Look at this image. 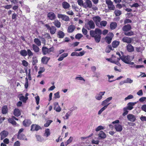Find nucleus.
Listing matches in <instances>:
<instances>
[{
	"label": "nucleus",
	"mask_w": 146,
	"mask_h": 146,
	"mask_svg": "<svg viewBox=\"0 0 146 146\" xmlns=\"http://www.w3.org/2000/svg\"><path fill=\"white\" fill-rule=\"evenodd\" d=\"M102 34L101 30L98 28L96 29L95 30H91L90 32V36L94 38L95 42L97 43L99 42L100 41Z\"/></svg>",
	"instance_id": "nucleus-1"
},
{
	"label": "nucleus",
	"mask_w": 146,
	"mask_h": 146,
	"mask_svg": "<svg viewBox=\"0 0 146 146\" xmlns=\"http://www.w3.org/2000/svg\"><path fill=\"white\" fill-rule=\"evenodd\" d=\"M54 50V48L53 47L48 48L46 46H43L42 48V52L44 55L50 54L51 52H53Z\"/></svg>",
	"instance_id": "nucleus-2"
},
{
	"label": "nucleus",
	"mask_w": 146,
	"mask_h": 146,
	"mask_svg": "<svg viewBox=\"0 0 146 146\" xmlns=\"http://www.w3.org/2000/svg\"><path fill=\"white\" fill-rule=\"evenodd\" d=\"M85 27L88 30L93 29L95 28V25L93 21L90 20L85 24Z\"/></svg>",
	"instance_id": "nucleus-3"
},
{
	"label": "nucleus",
	"mask_w": 146,
	"mask_h": 146,
	"mask_svg": "<svg viewBox=\"0 0 146 146\" xmlns=\"http://www.w3.org/2000/svg\"><path fill=\"white\" fill-rule=\"evenodd\" d=\"M132 56L129 55L125 56L122 55L121 57H120L121 60L124 63L127 64L128 63L129 61H130L131 58L132 57Z\"/></svg>",
	"instance_id": "nucleus-4"
},
{
	"label": "nucleus",
	"mask_w": 146,
	"mask_h": 146,
	"mask_svg": "<svg viewBox=\"0 0 146 146\" xmlns=\"http://www.w3.org/2000/svg\"><path fill=\"white\" fill-rule=\"evenodd\" d=\"M106 2L108 5V7L109 10H114L115 9V7L113 5V3L110 0H106Z\"/></svg>",
	"instance_id": "nucleus-5"
},
{
	"label": "nucleus",
	"mask_w": 146,
	"mask_h": 146,
	"mask_svg": "<svg viewBox=\"0 0 146 146\" xmlns=\"http://www.w3.org/2000/svg\"><path fill=\"white\" fill-rule=\"evenodd\" d=\"M45 26L47 28V29L49 30L50 33L51 34L53 35L55 33L56 29L54 26H52L50 27L48 24L45 25Z\"/></svg>",
	"instance_id": "nucleus-6"
},
{
	"label": "nucleus",
	"mask_w": 146,
	"mask_h": 146,
	"mask_svg": "<svg viewBox=\"0 0 146 146\" xmlns=\"http://www.w3.org/2000/svg\"><path fill=\"white\" fill-rule=\"evenodd\" d=\"M113 36V34L112 33H109L108 35L105 38L106 42L108 44L110 43Z\"/></svg>",
	"instance_id": "nucleus-7"
},
{
	"label": "nucleus",
	"mask_w": 146,
	"mask_h": 146,
	"mask_svg": "<svg viewBox=\"0 0 146 146\" xmlns=\"http://www.w3.org/2000/svg\"><path fill=\"white\" fill-rule=\"evenodd\" d=\"M92 3L90 0H86L84 3V7L85 8H91L92 7Z\"/></svg>",
	"instance_id": "nucleus-8"
},
{
	"label": "nucleus",
	"mask_w": 146,
	"mask_h": 146,
	"mask_svg": "<svg viewBox=\"0 0 146 146\" xmlns=\"http://www.w3.org/2000/svg\"><path fill=\"white\" fill-rule=\"evenodd\" d=\"M9 134L8 132L5 130H3L0 133V139L3 140L6 138Z\"/></svg>",
	"instance_id": "nucleus-9"
},
{
	"label": "nucleus",
	"mask_w": 146,
	"mask_h": 146,
	"mask_svg": "<svg viewBox=\"0 0 146 146\" xmlns=\"http://www.w3.org/2000/svg\"><path fill=\"white\" fill-rule=\"evenodd\" d=\"M57 17L59 18H61L62 20L66 21H68L70 19L69 17L65 15L58 14Z\"/></svg>",
	"instance_id": "nucleus-10"
},
{
	"label": "nucleus",
	"mask_w": 146,
	"mask_h": 146,
	"mask_svg": "<svg viewBox=\"0 0 146 146\" xmlns=\"http://www.w3.org/2000/svg\"><path fill=\"white\" fill-rule=\"evenodd\" d=\"M105 93V91L100 92L99 93L96 94L95 97V98L97 100H100L102 99L103 98L102 96L104 95Z\"/></svg>",
	"instance_id": "nucleus-11"
},
{
	"label": "nucleus",
	"mask_w": 146,
	"mask_h": 146,
	"mask_svg": "<svg viewBox=\"0 0 146 146\" xmlns=\"http://www.w3.org/2000/svg\"><path fill=\"white\" fill-rule=\"evenodd\" d=\"M92 19L94 22H95L96 25L98 26L100 25V22L101 20L100 17L99 16H95L92 18Z\"/></svg>",
	"instance_id": "nucleus-12"
},
{
	"label": "nucleus",
	"mask_w": 146,
	"mask_h": 146,
	"mask_svg": "<svg viewBox=\"0 0 146 146\" xmlns=\"http://www.w3.org/2000/svg\"><path fill=\"white\" fill-rule=\"evenodd\" d=\"M122 40L124 42L129 44L132 42V39L130 37L125 36L123 38Z\"/></svg>",
	"instance_id": "nucleus-13"
},
{
	"label": "nucleus",
	"mask_w": 146,
	"mask_h": 146,
	"mask_svg": "<svg viewBox=\"0 0 146 146\" xmlns=\"http://www.w3.org/2000/svg\"><path fill=\"white\" fill-rule=\"evenodd\" d=\"M127 117L128 119L132 122H134L136 120L135 116L133 114H129L127 116Z\"/></svg>",
	"instance_id": "nucleus-14"
},
{
	"label": "nucleus",
	"mask_w": 146,
	"mask_h": 146,
	"mask_svg": "<svg viewBox=\"0 0 146 146\" xmlns=\"http://www.w3.org/2000/svg\"><path fill=\"white\" fill-rule=\"evenodd\" d=\"M137 103L136 102H130L127 104V106L126 107L127 108L128 110H131L133 108V106H134Z\"/></svg>",
	"instance_id": "nucleus-15"
},
{
	"label": "nucleus",
	"mask_w": 146,
	"mask_h": 146,
	"mask_svg": "<svg viewBox=\"0 0 146 146\" xmlns=\"http://www.w3.org/2000/svg\"><path fill=\"white\" fill-rule=\"evenodd\" d=\"M98 139H104L106 137V134L102 131H100L98 134Z\"/></svg>",
	"instance_id": "nucleus-16"
},
{
	"label": "nucleus",
	"mask_w": 146,
	"mask_h": 146,
	"mask_svg": "<svg viewBox=\"0 0 146 146\" xmlns=\"http://www.w3.org/2000/svg\"><path fill=\"white\" fill-rule=\"evenodd\" d=\"M116 131L120 132L123 129L122 126L121 125L118 124H117L114 125Z\"/></svg>",
	"instance_id": "nucleus-17"
},
{
	"label": "nucleus",
	"mask_w": 146,
	"mask_h": 146,
	"mask_svg": "<svg viewBox=\"0 0 146 146\" xmlns=\"http://www.w3.org/2000/svg\"><path fill=\"white\" fill-rule=\"evenodd\" d=\"M131 29V26L129 24H127L125 25L123 27L122 30L125 32H126L130 31Z\"/></svg>",
	"instance_id": "nucleus-18"
},
{
	"label": "nucleus",
	"mask_w": 146,
	"mask_h": 146,
	"mask_svg": "<svg viewBox=\"0 0 146 146\" xmlns=\"http://www.w3.org/2000/svg\"><path fill=\"white\" fill-rule=\"evenodd\" d=\"M40 129V127L37 125L33 124L31 126V130L32 131H38Z\"/></svg>",
	"instance_id": "nucleus-19"
},
{
	"label": "nucleus",
	"mask_w": 146,
	"mask_h": 146,
	"mask_svg": "<svg viewBox=\"0 0 146 146\" xmlns=\"http://www.w3.org/2000/svg\"><path fill=\"white\" fill-rule=\"evenodd\" d=\"M76 108H75L73 109L72 110H70L66 114L64 117H63V118L64 119H68L69 118V116H70L73 110H74L76 109Z\"/></svg>",
	"instance_id": "nucleus-20"
},
{
	"label": "nucleus",
	"mask_w": 146,
	"mask_h": 146,
	"mask_svg": "<svg viewBox=\"0 0 146 146\" xmlns=\"http://www.w3.org/2000/svg\"><path fill=\"white\" fill-rule=\"evenodd\" d=\"M48 17L50 19L52 20L55 19L56 16L53 12H50L48 14Z\"/></svg>",
	"instance_id": "nucleus-21"
},
{
	"label": "nucleus",
	"mask_w": 146,
	"mask_h": 146,
	"mask_svg": "<svg viewBox=\"0 0 146 146\" xmlns=\"http://www.w3.org/2000/svg\"><path fill=\"white\" fill-rule=\"evenodd\" d=\"M50 59V58L45 56L42 58V62L44 64H46Z\"/></svg>",
	"instance_id": "nucleus-22"
},
{
	"label": "nucleus",
	"mask_w": 146,
	"mask_h": 146,
	"mask_svg": "<svg viewBox=\"0 0 146 146\" xmlns=\"http://www.w3.org/2000/svg\"><path fill=\"white\" fill-rule=\"evenodd\" d=\"M17 138L20 140H23L27 141V139L26 138L25 135L22 133L19 134L17 136Z\"/></svg>",
	"instance_id": "nucleus-23"
},
{
	"label": "nucleus",
	"mask_w": 146,
	"mask_h": 146,
	"mask_svg": "<svg viewBox=\"0 0 146 146\" xmlns=\"http://www.w3.org/2000/svg\"><path fill=\"white\" fill-rule=\"evenodd\" d=\"M127 50L129 52H131L134 51V48L131 44H128L126 47Z\"/></svg>",
	"instance_id": "nucleus-24"
},
{
	"label": "nucleus",
	"mask_w": 146,
	"mask_h": 146,
	"mask_svg": "<svg viewBox=\"0 0 146 146\" xmlns=\"http://www.w3.org/2000/svg\"><path fill=\"white\" fill-rule=\"evenodd\" d=\"M31 123V122L30 120H25L23 122V125L26 127L29 126Z\"/></svg>",
	"instance_id": "nucleus-25"
},
{
	"label": "nucleus",
	"mask_w": 146,
	"mask_h": 146,
	"mask_svg": "<svg viewBox=\"0 0 146 146\" xmlns=\"http://www.w3.org/2000/svg\"><path fill=\"white\" fill-rule=\"evenodd\" d=\"M13 114L15 116L18 117L20 115L21 113L19 109L16 108L14 110Z\"/></svg>",
	"instance_id": "nucleus-26"
},
{
	"label": "nucleus",
	"mask_w": 146,
	"mask_h": 146,
	"mask_svg": "<svg viewBox=\"0 0 146 146\" xmlns=\"http://www.w3.org/2000/svg\"><path fill=\"white\" fill-rule=\"evenodd\" d=\"M57 37L59 38H62L65 36L64 33L61 31H59L57 33Z\"/></svg>",
	"instance_id": "nucleus-27"
},
{
	"label": "nucleus",
	"mask_w": 146,
	"mask_h": 146,
	"mask_svg": "<svg viewBox=\"0 0 146 146\" xmlns=\"http://www.w3.org/2000/svg\"><path fill=\"white\" fill-rule=\"evenodd\" d=\"M32 46L33 50L35 52L37 53L39 52L40 49L38 46L34 44H33Z\"/></svg>",
	"instance_id": "nucleus-28"
},
{
	"label": "nucleus",
	"mask_w": 146,
	"mask_h": 146,
	"mask_svg": "<svg viewBox=\"0 0 146 146\" xmlns=\"http://www.w3.org/2000/svg\"><path fill=\"white\" fill-rule=\"evenodd\" d=\"M68 56V54L67 53H63L60 56L58 60V61H62L64 58Z\"/></svg>",
	"instance_id": "nucleus-29"
},
{
	"label": "nucleus",
	"mask_w": 146,
	"mask_h": 146,
	"mask_svg": "<svg viewBox=\"0 0 146 146\" xmlns=\"http://www.w3.org/2000/svg\"><path fill=\"white\" fill-rule=\"evenodd\" d=\"M75 29V27L73 25H70L68 27V32L69 33L72 32Z\"/></svg>",
	"instance_id": "nucleus-30"
},
{
	"label": "nucleus",
	"mask_w": 146,
	"mask_h": 146,
	"mask_svg": "<svg viewBox=\"0 0 146 146\" xmlns=\"http://www.w3.org/2000/svg\"><path fill=\"white\" fill-rule=\"evenodd\" d=\"M52 23L57 28H59L60 27L61 23L58 20H55Z\"/></svg>",
	"instance_id": "nucleus-31"
},
{
	"label": "nucleus",
	"mask_w": 146,
	"mask_h": 146,
	"mask_svg": "<svg viewBox=\"0 0 146 146\" xmlns=\"http://www.w3.org/2000/svg\"><path fill=\"white\" fill-rule=\"evenodd\" d=\"M117 25V23L115 22H111L110 25V29H114L116 27Z\"/></svg>",
	"instance_id": "nucleus-32"
},
{
	"label": "nucleus",
	"mask_w": 146,
	"mask_h": 146,
	"mask_svg": "<svg viewBox=\"0 0 146 146\" xmlns=\"http://www.w3.org/2000/svg\"><path fill=\"white\" fill-rule=\"evenodd\" d=\"M62 6L64 9H68L70 7V4L66 2H63L62 3Z\"/></svg>",
	"instance_id": "nucleus-33"
},
{
	"label": "nucleus",
	"mask_w": 146,
	"mask_h": 146,
	"mask_svg": "<svg viewBox=\"0 0 146 146\" xmlns=\"http://www.w3.org/2000/svg\"><path fill=\"white\" fill-rule=\"evenodd\" d=\"M34 42L38 46H40L41 45V42L40 40L37 38H35L34 40Z\"/></svg>",
	"instance_id": "nucleus-34"
},
{
	"label": "nucleus",
	"mask_w": 146,
	"mask_h": 146,
	"mask_svg": "<svg viewBox=\"0 0 146 146\" xmlns=\"http://www.w3.org/2000/svg\"><path fill=\"white\" fill-rule=\"evenodd\" d=\"M119 42L116 40L114 41L112 43V46L113 48L117 47L119 44Z\"/></svg>",
	"instance_id": "nucleus-35"
},
{
	"label": "nucleus",
	"mask_w": 146,
	"mask_h": 146,
	"mask_svg": "<svg viewBox=\"0 0 146 146\" xmlns=\"http://www.w3.org/2000/svg\"><path fill=\"white\" fill-rule=\"evenodd\" d=\"M8 111V109L7 106H3L2 109V112L3 114H5Z\"/></svg>",
	"instance_id": "nucleus-36"
},
{
	"label": "nucleus",
	"mask_w": 146,
	"mask_h": 146,
	"mask_svg": "<svg viewBox=\"0 0 146 146\" xmlns=\"http://www.w3.org/2000/svg\"><path fill=\"white\" fill-rule=\"evenodd\" d=\"M36 138L37 141L42 142L44 141V138L39 135H37L36 136Z\"/></svg>",
	"instance_id": "nucleus-37"
},
{
	"label": "nucleus",
	"mask_w": 146,
	"mask_h": 146,
	"mask_svg": "<svg viewBox=\"0 0 146 146\" xmlns=\"http://www.w3.org/2000/svg\"><path fill=\"white\" fill-rule=\"evenodd\" d=\"M50 132L49 129H46L45 130V133L44 134V136L47 137L50 135Z\"/></svg>",
	"instance_id": "nucleus-38"
},
{
	"label": "nucleus",
	"mask_w": 146,
	"mask_h": 146,
	"mask_svg": "<svg viewBox=\"0 0 146 146\" xmlns=\"http://www.w3.org/2000/svg\"><path fill=\"white\" fill-rule=\"evenodd\" d=\"M20 54L21 55L24 56H25L27 55V52L25 50H22L20 51Z\"/></svg>",
	"instance_id": "nucleus-39"
},
{
	"label": "nucleus",
	"mask_w": 146,
	"mask_h": 146,
	"mask_svg": "<svg viewBox=\"0 0 146 146\" xmlns=\"http://www.w3.org/2000/svg\"><path fill=\"white\" fill-rule=\"evenodd\" d=\"M28 97H25L23 96H22L19 98L20 100L24 102H26V101L28 100Z\"/></svg>",
	"instance_id": "nucleus-40"
},
{
	"label": "nucleus",
	"mask_w": 146,
	"mask_h": 146,
	"mask_svg": "<svg viewBox=\"0 0 146 146\" xmlns=\"http://www.w3.org/2000/svg\"><path fill=\"white\" fill-rule=\"evenodd\" d=\"M107 24V22L106 21H103L100 22V25L98 26L99 27H101L102 26L105 27Z\"/></svg>",
	"instance_id": "nucleus-41"
},
{
	"label": "nucleus",
	"mask_w": 146,
	"mask_h": 146,
	"mask_svg": "<svg viewBox=\"0 0 146 146\" xmlns=\"http://www.w3.org/2000/svg\"><path fill=\"white\" fill-rule=\"evenodd\" d=\"M73 139V137H70L69 139L65 143V145H67L69 144L72 141Z\"/></svg>",
	"instance_id": "nucleus-42"
},
{
	"label": "nucleus",
	"mask_w": 146,
	"mask_h": 146,
	"mask_svg": "<svg viewBox=\"0 0 146 146\" xmlns=\"http://www.w3.org/2000/svg\"><path fill=\"white\" fill-rule=\"evenodd\" d=\"M124 34L126 36H131L133 35L134 33L132 31H130L129 32H125L124 33Z\"/></svg>",
	"instance_id": "nucleus-43"
},
{
	"label": "nucleus",
	"mask_w": 146,
	"mask_h": 146,
	"mask_svg": "<svg viewBox=\"0 0 146 146\" xmlns=\"http://www.w3.org/2000/svg\"><path fill=\"white\" fill-rule=\"evenodd\" d=\"M114 13L116 16H119L121 13V11L118 10H115Z\"/></svg>",
	"instance_id": "nucleus-44"
},
{
	"label": "nucleus",
	"mask_w": 146,
	"mask_h": 146,
	"mask_svg": "<svg viewBox=\"0 0 146 146\" xmlns=\"http://www.w3.org/2000/svg\"><path fill=\"white\" fill-rule=\"evenodd\" d=\"M52 122V121L51 120L47 121L46 123L44 124V126L45 127H48Z\"/></svg>",
	"instance_id": "nucleus-45"
},
{
	"label": "nucleus",
	"mask_w": 146,
	"mask_h": 146,
	"mask_svg": "<svg viewBox=\"0 0 146 146\" xmlns=\"http://www.w3.org/2000/svg\"><path fill=\"white\" fill-rule=\"evenodd\" d=\"M127 110H128V109L126 107L123 108V110L124 112L123 113V116H125L128 114V111Z\"/></svg>",
	"instance_id": "nucleus-46"
},
{
	"label": "nucleus",
	"mask_w": 146,
	"mask_h": 146,
	"mask_svg": "<svg viewBox=\"0 0 146 146\" xmlns=\"http://www.w3.org/2000/svg\"><path fill=\"white\" fill-rule=\"evenodd\" d=\"M93 76L98 78L101 76L100 73L99 72H95L94 73V75Z\"/></svg>",
	"instance_id": "nucleus-47"
},
{
	"label": "nucleus",
	"mask_w": 146,
	"mask_h": 146,
	"mask_svg": "<svg viewBox=\"0 0 146 146\" xmlns=\"http://www.w3.org/2000/svg\"><path fill=\"white\" fill-rule=\"evenodd\" d=\"M110 104V103L108 104V102H107L105 100L103 101L101 104L103 106H106V108H107L108 106Z\"/></svg>",
	"instance_id": "nucleus-48"
},
{
	"label": "nucleus",
	"mask_w": 146,
	"mask_h": 146,
	"mask_svg": "<svg viewBox=\"0 0 146 146\" xmlns=\"http://www.w3.org/2000/svg\"><path fill=\"white\" fill-rule=\"evenodd\" d=\"M125 83H129L131 84L133 82V80L130 78H127L125 80H124Z\"/></svg>",
	"instance_id": "nucleus-49"
},
{
	"label": "nucleus",
	"mask_w": 146,
	"mask_h": 146,
	"mask_svg": "<svg viewBox=\"0 0 146 146\" xmlns=\"http://www.w3.org/2000/svg\"><path fill=\"white\" fill-rule=\"evenodd\" d=\"M83 35L80 33H78L76 35L75 38L76 39H80L83 37Z\"/></svg>",
	"instance_id": "nucleus-50"
},
{
	"label": "nucleus",
	"mask_w": 146,
	"mask_h": 146,
	"mask_svg": "<svg viewBox=\"0 0 146 146\" xmlns=\"http://www.w3.org/2000/svg\"><path fill=\"white\" fill-rule=\"evenodd\" d=\"M45 70V69L44 67H40L39 70L38 72V74H40L44 72Z\"/></svg>",
	"instance_id": "nucleus-51"
},
{
	"label": "nucleus",
	"mask_w": 146,
	"mask_h": 146,
	"mask_svg": "<svg viewBox=\"0 0 146 146\" xmlns=\"http://www.w3.org/2000/svg\"><path fill=\"white\" fill-rule=\"evenodd\" d=\"M104 106L103 108H102L98 111V114L100 115L101 114L102 112L104 110L107 108L106 106Z\"/></svg>",
	"instance_id": "nucleus-52"
},
{
	"label": "nucleus",
	"mask_w": 146,
	"mask_h": 146,
	"mask_svg": "<svg viewBox=\"0 0 146 146\" xmlns=\"http://www.w3.org/2000/svg\"><path fill=\"white\" fill-rule=\"evenodd\" d=\"M27 55L28 54L29 56H31L33 55L32 52L29 49H28L27 50Z\"/></svg>",
	"instance_id": "nucleus-53"
},
{
	"label": "nucleus",
	"mask_w": 146,
	"mask_h": 146,
	"mask_svg": "<svg viewBox=\"0 0 146 146\" xmlns=\"http://www.w3.org/2000/svg\"><path fill=\"white\" fill-rule=\"evenodd\" d=\"M60 92H58L54 94V97L55 99L59 98H60Z\"/></svg>",
	"instance_id": "nucleus-54"
},
{
	"label": "nucleus",
	"mask_w": 146,
	"mask_h": 146,
	"mask_svg": "<svg viewBox=\"0 0 146 146\" xmlns=\"http://www.w3.org/2000/svg\"><path fill=\"white\" fill-rule=\"evenodd\" d=\"M54 110L57 112H59L61 110V108L59 106H58L57 107H54Z\"/></svg>",
	"instance_id": "nucleus-55"
},
{
	"label": "nucleus",
	"mask_w": 146,
	"mask_h": 146,
	"mask_svg": "<svg viewBox=\"0 0 146 146\" xmlns=\"http://www.w3.org/2000/svg\"><path fill=\"white\" fill-rule=\"evenodd\" d=\"M77 2L80 6H82L84 7V3H83V1L82 0H78Z\"/></svg>",
	"instance_id": "nucleus-56"
},
{
	"label": "nucleus",
	"mask_w": 146,
	"mask_h": 146,
	"mask_svg": "<svg viewBox=\"0 0 146 146\" xmlns=\"http://www.w3.org/2000/svg\"><path fill=\"white\" fill-rule=\"evenodd\" d=\"M82 32L83 34L84 35L87 34L88 32L87 30L84 27H83L82 29Z\"/></svg>",
	"instance_id": "nucleus-57"
},
{
	"label": "nucleus",
	"mask_w": 146,
	"mask_h": 146,
	"mask_svg": "<svg viewBox=\"0 0 146 146\" xmlns=\"http://www.w3.org/2000/svg\"><path fill=\"white\" fill-rule=\"evenodd\" d=\"M75 79L76 80H83L85 81V80L84 79L83 77L81 76L76 77L75 78Z\"/></svg>",
	"instance_id": "nucleus-58"
},
{
	"label": "nucleus",
	"mask_w": 146,
	"mask_h": 146,
	"mask_svg": "<svg viewBox=\"0 0 146 146\" xmlns=\"http://www.w3.org/2000/svg\"><path fill=\"white\" fill-rule=\"evenodd\" d=\"M133 98V96L131 95H129L125 98V100L126 101L127 100L132 99Z\"/></svg>",
	"instance_id": "nucleus-59"
},
{
	"label": "nucleus",
	"mask_w": 146,
	"mask_h": 146,
	"mask_svg": "<svg viewBox=\"0 0 146 146\" xmlns=\"http://www.w3.org/2000/svg\"><path fill=\"white\" fill-rule=\"evenodd\" d=\"M36 101V104L37 105L39 104L40 101V98L39 96H37L36 97H35Z\"/></svg>",
	"instance_id": "nucleus-60"
},
{
	"label": "nucleus",
	"mask_w": 146,
	"mask_h": 146,
	"mask_svg": "<svg viewBox=\"0 0 146 146\" xmlns=\"http://www.w3.org/2000/svg\"><path fill=\"white\" fill-rule=\"evenodd\" d=\"M103 129V127L102 126L100 125L97 127V128L96 129V131H98Z\"/></svg>",
	"instance_id": "nucleus-61"
},
{
	"label": "nucleus",
	"mask_w": 146,
	"mask_h": 146,
	"mask_svg": "<svg viewBox=\"0 0 146 146\" xmlns=\"http://www.w3.org/2000/svg\"><path fill=\"white\" fill-rule=\"evenodd\" d=\"M22 63L23 65L25 66H27L28 65V63L25 60H23L22 61Z\"/></svg>",
	"instance_id": "nucleus-62"
},
{
	"label": "nucleus",
	"mask_w": 146,
	"mask_h": 146,
	"mask_svg": "<svg viewBox=\"0 0 146 146\" xmlns=\"http://www.w3.org/2000/svg\"><path fill=\"white\" fill-rule=\"evenodd\" d=\"M137 94L139 96H141L143 95V91L142 90H140L137 93Z\"/></svg>",
	"instance_id": "nucleus-63"
},
{
	"label": "nucleus",
	"mask_w": 146,
	"mask_h": 146,
	"mask_svg": "<svg viewBox=\"0 0 146 146\" xmlns=\"http://www.w3.org/2000/svg\"><path fill=\"white\" fill-rule=\"evenodd\" d=\"M141 109L143 111L146 112V105H143L141 108Z\"/></svg>",
	"instance_id": "nucleus-64"
}]
</instances>
